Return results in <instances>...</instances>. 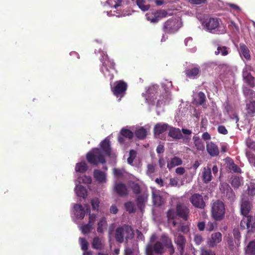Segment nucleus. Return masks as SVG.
Listing matches in <instances>:
<instances>
[{
  "label": "nucleus",
  "instance_id": "338daca9",
  "mask_svg": "<svg viewBox=\"0 0 255 255\" xmlns=\"http://www.w3.org/2000/svg\"><path fill=\"white\" fill-rule=\"evenodd\" d=\"M175 172L177 174L181 175L185 172V170L184 168L182 167H179L176 169Z\"/></svg>",
  "mask_w": 255,
  "mask_h": 255
},
{
  "label": "nucleus",
  "instance_id": "5701e85b",
  "mask_svg": "<svg viewBox=\"0 0 255 255\" xmlns=\"http://www.w3.org/2000/svg\"><path fill=\"white\" fill-rule=\"evenodd\" d=\"M239 51L240 54L243 55L247 60H249L251 59L250 50L245 44H240Z\"/></svg>",
  "mask_w": 255,
  "mask_h": 255
},
{
  "label": "nucleus",
  "instance_id": "a211bd4d",
  "mask_svg": "<svg viewBox=\"0 0 255 255\" xmlns=\"http://www.w3.org/2000/svg\"><path fill=\"white\" fill-rule=\"evenodd\" d=\"M168 128L167 124L158 123L154 127V134L155 136L159 135L167 130Z\"/></svg>",
  "mask_w": 255,
  "mask_h": 255
},
{
  "label": "nucleus",
  "instance_id": "f257e3e1",
  "mask_svg": "<svg viewBox=\"0 0 255 255\" xmlns=\"http://www.w3.org/2000/svg\"><path fill=\"white\" fill-rule=\"evenodd\" d=\"M100 146V148L92 149L86 154L87 161L93 166H97L99 163H106L105 156L110 157L111 155L112 149L108 138L101 141Z\"/></svg>",
  "mask_w": 255,
  "mask_h": 255
},
{
  "label": "nucleus",
  "instance_id": "774afa93",
  "mask_svg": "<svg viewBox=\"0 0 255 255\" xmlns=\"http://www.w3.org/2000/svg\"><path fill=\"white\" fill-rule=\"evenodd\" d=\"M96 219V215L94 214H89V220L88 223L90 224L93 225Z\"/></svg>",
  "mask_w": 255,
  "mask_h": 255
},
{
  "label": "nucleus",
  "instance_id": "1a4fd4ad",
  "mask_svg": "<svg viewBox=\"0 0 255 255\" xmlns=\"http://www.w3.org/2000/svg\"><path fill=\"white\" fill-rule=\"evenodd\" d=\"M190 202L194 207L203 209L206 206L203 196L199 193H194L189 199Z\"/></svg>",
  "mask_w": 255,
  "mask_h": 255
},
{
  "label": "nucleus",
  "instance_id": "f704fd0d",
  "mask_svg": "<svg viewBox=\"0 0 255 255\" xmlns=\"http://www.w3.org/2000/svg\"><path fill=\"white\" fill-rule=\"evenodd\" d=\"M152 199L154 204L157 206H161L164 203V199L163 197L158 194L153 193Z\"/></svg>",
  "mask_w": 255,
  "mask_h": 255
},
{
  "label": "nucleus",
  "instance_id": "bf43d9fd",
  "mask_svg": "<svg viewBox=\"0 0 255 255\" xmlns=\"http://www.w3.org/2000/svg\"><path fill=\"white\" fill-rule=\"evenodd\" d=\"M200 255H215V253L210 250L202 249Z\"/></svg>",
  "mask_w": 255,
  "mask_h": 255
},
{
  "label": "nucleus",
  "instance_id": "f03ea898",
  "mask_svg": "<svg viewBox=\"0 0 255 255\" xmlns=\"http://www.w3.org/2000/svg\"><path fill=\"white\" fill-rule=\"evenodd\" d=\"M170 255L174 253L175 250L171 239L166 235H162L160 241H156L154 244H148L145 248L146 255H162L166 250Z\"/></svg>",
  "mask_w": 255,
  "mask_h": 255
},
{
  "label": "nucleus",
  "instance_id": "9d476101",
  "mask_svg": "<svg viewBox=\"0 0 255 255\" xmlns=\"http://www.w3.org/2000/svg\"><path fill=\"white\" fill-rule=\"evenodd\" d=\"M252 218V216H244L240 222L241 229L245 230L246 228L248 233L254 232L255 231V224H251Z\"/></svg>",
  "mask_w": 255,
  "mask_h": 255
},
{
  "label": "nucleus",
  "instance_id": "72a5a7b5",
  "mask_svg": "<svg viewBox=\"0 0 255 255\" xmlns=\"http://www.w3.org/2000/svg\"><path fill=\"white\" fill-rule=\"evenodd\" d=\"M120 134L123 137L129 140L133 138L134 134L133 132H132L130 130L125 128H123L121 129L120 131Z\"/></svg>",
  "mask_w": 255,
  "mask_h": 255
},
{
  "label": "nucleus",
  "instance_id": "6ab92c4d",
  "mask_svg": "<svg viewBox=\"0 0 255 255\" xmlns=\"http://www.w3.org/2000/svg\"><path fill=\"white\" fill-rule=\"evenodd\" d=\"M183 161L181 158L177 156H174L167 161V167L170 170L175 166L181 165Z\"/></svg>",
  "mask_w": 255,
  "mask_h": 255
},
{
  "label": "nucleus",
  "instance_id": "13d9d810",
  "mask_svg": "<svg viewBox=\"0 0 255 255\" xmlns=\"http://www.w3.org/2000/svg\"><path fill=\"white\" fill-rule=\"evenodd\" d=\"M133 192L135 194H139L141 192L140 186L138 184H134L131 187Z\"/></svg>",
  "mask_w": 255,
  "mask_h": 255
},
{
  "label": "nucleus",
  "instance_id": "dca6fc26",
  "mask_svg": "<svg viewBox=\"0 0 255 255\" xmlns=\"http://www.w3.org/2000/svg\"><path fill=\"white\" fill-rule=\"evenodd\" d=\"M94 177L99 183H106L107 181L106 173L99 169H95L93 172Z\"/></svg>",
  "mask_w": 255,
  "mask_h": 255
},
{
  "label": "nucleus",
  "instance_id": "bb28decb",
  "mask_svg": "<svg viewBox=\"0 0 255 255\" xmlns=\"http://www.w3.org/2000/svg\"><path fill=\"white\" fill-rule=\"evenodd\" d=\"M212 174L211 168L207 167L204 168L202 172V179L204 183H208L212 180Z\"/></svg>",
  "mask_w": 255,
  "mask_h": 255
},
{
  "label": "nucleus",
  "instance_id": "7c9ffc66",
  "mask_svg": "<svg viewBox=\"0 0 255 255\" xmlns=\"http://www.w3.org/2000/svg\"><path fill=\"white\" fill-rule=\"evenodd\" d=\"M247 114L253 117L255 114V101H251L246 105Z\"/></svg>",
  "mask_w": 255,
  "mask_h": 255
},
{
  "label": "nucleus",
  "instance_id": "de8ad7c7",
  "mask_svg": "<svg viewBox=\"0 0 255 255\" xmlns=\"http://www.w3.org/2000/svg\"><path fill=\"white\" fill-rule=\"evenodd\" d=\"M156 164L155 163H151L147 165L146 173L148 174L153 173L155 171Z\"/></svg>",
  "mask_w": 255,
  "mask_h": 255
},
{
  "label": "nucleus",
  "instance_id": "4d7b16f0",
  "mask_svg": "<svg viewBox=\"0 0 255 255\" xmlns=\"http://www.w3.org/2000/svg\"><path fill=\"white\" fill-rule=\"evenodd\" d=\"M215 226H216V224L215 222H209L206 224V230L207 231L211 232L214 230Z\"/></svg>",
  "mask_w": 255,
  "mask_h": 255
},
{
  "label": "nucleus",
  "instance_id": "3c124183",
  "mask_svg": "<svg viewBox=\"0 0 255 255\" xmlns=\"http://www.w3.org/2000/svg\"><path fill=\"white\" fill-rule=\"evenodd\" d=\"M229 168L235 173H241V168L234 162L230 164Z\"/></svg>",
  "mask_w": 255,
  "mask_h": 255
},
{
  "label": "nucleus",
  "instance_id": "052dcab7",
  "mask_svg": "<svg viewBox=\"0 0 255 255\" xmlns=\"http://www.w3.org/2000/svg\"><path fill=\"white\" fill-rule=\"evenodd\" d=\"M218 131L223 134H227L228 133V130L224 126H219L218 127Z\"/></svg>",
  "mask_w": 255,
  "mask_h": 255
},
{
  "label": "nucleus",
  "instance_id": "2eb2a0df",
  "mask_svg": "<svg viewBox=\"0 0 255 255\" xmlns=\"http://www.w3.org/2000/svg\"><path fill=\"white\" fill-rule=\"evenodd\" d=\"M206 149L211 156H217L220 151L218 146L212 141L207 142Z\"/></svg>",
  "mask_w": 255,
  "mask_h": 255
},
{
  "label": "nucleus",
  "instance_id": "39448f33",
  "mask_svg": "<svg viewBox=\"0 0 255 255\" xmlns=\"http://www.w3.org/2000/svg\"><path fill=\"white\" fill-rule=\"evenodd\" d=\"M111 91L117 98H120L119 100L124 97L126 95L128 89V84L123 80L117 81L114 83V86L111 85Z\"/></svg>",
  "mask_w": 255,
  "mask_h": 255
},
{
  "label": "nucleus",
  "instance_id": "b1692460",
  "mask_svg": "<svg viewBox=\"0 0 255 255\" xmlns=\"http://www.w3.org/2000/svg\"><path fill=\"white\" fill-rule=\"evenodd\" d=\"M162 15L163 16H165L166 15V12L165 10H161L157 12L155 15L152 14H147V19L151 22L155 23L159 21L160 19V15Z\"/></svg>",
  "mask_w": 255,
  "mask_h": 255
},
{
  "label": "nucleus",
  "instance_id": "cd10ccee",
  "mask_svg": "<svg viewBox=\"0 0 255 255\" xmlns=\"http://www.w3.org/2000/svg\"><path fill=\"white\" fill-rule=\"evenodd\" d=\"M194 144L198 150L204 151L205 149V145L204 142L200 139L199 136H193Z\"/></svg>",
  "mask_w": 255,
  "mask_h": 255
},
{
  "label": "nucleus",
  "instance_id": "0eeeda50",
  "mask_svg": "<svg viewBox=\"0 0 255 255\" xmlns=\"http://www.w3.org/2000/svg\"><path fill=\"white\" fill-rule=\"evenodd\" d=\"M225 211V205L222 201L217 200L213 204L212 214L215 220H221L224 217Z\"/></svg>",
  "mask_w": 255,
  "mask_h": 255
},
{
  "label": "nucleus",
  "instance_id": "6e6552de",
  "mask_svg": "<svg viewBox=\"0 0 255 255\" xmlns=\"http://www.w3.org/2000/svg\"><path fill=\"white\" fill-rule=\"evenodd\" d=\"M176 207L177 216L184 221H187L190 215L189 207L183 203H177Z\"/></svg>",
  "mask_w": 255,
  "mask_h": 255
},
{
  "label": "nucleus",
  "instance_id": "2f4dec72",
  "mask_svg": "<svg viewBox=\"0 0 255 255\" xmlns=\"http://www.w3.org/2000/svg\"><path fill=\"white\" fill-rule=\"evenodd\" d=\"M88 169V166L85 161L77 163L75 166V171L77 172L84 173Z\"/></svg>",
  "mask_w": 255,
  "mask_h": 255
},
{
  "label": "nucleus",
  "instance_id": "680f3d73",
  "mask_svg": "<svg viewBox=\"0 0 255 255\" xmlns=\"http://www.w3.org/2000/svg\"><path fill=\"white\" fill-rule=\"evenodd\" d=\"M180 231L183 233H187L189 231L188 226L184 225V223L181 224L180 226Z\"/></svg>",
  "mask_w": 255,
  "mask_h": 255
},
{
  "label": "nucleus",
  "instance_id": "37998d69",
  "mask_svg": "<svg viewBox=\"0 0 255 255\" xmlns=\"http://www.w3.org/2000/svg\"><path fill=\"white\" fill-rule=\"evenodd\" d=\"M136 2L138 7L142 11H146L149 8V5L145 4L144 0H136Z\"/></svg>",
  "mask_w": 255,
  "mask_h": 255
},
{
  "label": "nucleus",
  "instance_id": "6e6d98bb",
  "mask_svg": "<svg viewBox=\"0 0 255 255\" xmlns=\"http://www.w3.org/2000/svg\"><path fill=\"white\" fill-rule=\"evenodd\" d=\"M144 201V197L142 196H138L136 199L137 205L141 210Z\"/></svg>",
  "mask_w": 255,
  "mask_h": 255
},
{
  "label": "nucleus",
  "instance_id": "58836bf2",
  "mask_svg": "<svg viewBox=\"0 0 255 255\" xmlns=\"http://www.w3.org/2000/svg\"><path fill=\"white\" fill-rule=\"evenodd\" d=\"M242 179L238 176L232 177L231 184L234 188H238L241 185Z\"/></svg>",
  "mask_w": 255,
  "mask_h": 255
},
{
  "label": "nucleus",
  "instance_id": "ddd939ff",
  "mask_svg": "<svg viewBox=\"0 0 255 255\" xmlns=\"http://www.w3.org/2000/svg\"><path fill=\"white\" fill-rule=\"evenodd\" d=\"M174 241L177 247V250L181 255H183L184 252V248L186 244L185 237L179 234L175 238Z\"/></svg>",
  "mask_w": 255,
  "mask_h": 255
},
{
  "label": "nucleus",
  "instance_id": "864d4df0",
  "mask_svg": "<svg viewBox=\"0 0 255 255\" xmlns=\"http://www.w3.org/2000/svg\"><path fill=\"white\" fill-rule=\"evenodd\" d=\"M194 241L197 245H199L203 242V238L201 235L196 234L194 236Z\"/></svg>",
  "mask_w": 255,
  "mask_h": 255
},
{
  "label": "nucleus",
  "instance_id": "e433bc0d",
  "mask_svg": "<svg viewBox=\"0 0 255 255\" xmlns=\"http://www.w3.org/2000/svg\"><path fill=\"white\" fill-rule=\"evenodd\" d=\"M228 48L225 46H219L217 47V51L215 52V54L216 55L221 54L222 56H226L229 54Z\"/></svg>",
  "mask_w": 255,
  "mask_h": 255
},
{
  "label": "nucleus",
  "instance_id": "c85d7f7f",
  "mask_svg": "<svg viewBox=\"0 0 255 255\" xmlns=\"http://www.w3.org/2000/svg\"><path fill=\"white\" fill-rule=\"evenodd\" d=\"M75 192L78 197L85 198L87 195V189L82 185H77L75 188Z\"/></svg>",
  "mask_w": 255,
  "mask_h": 255
},
{
  "label": "nucleus",
  "instance_id": "20e7f679",
  "mask_svg": "<svg viewBox=\"0 0 255 255\" xmlns=\"http://www.w3.org/2000/svg\"><path fill=\"white\" fill-rule=\"evenodd\" d=\"M134 234L130 226L124 225L118 227L115 231V239L119 243L124 242V238L127 240L132 238Z\"/></svg>",
  "mask_w": 255,
  "mask_h": 255
},
{
  "label": "nucleus",
  "instance_id": "09e8293b",
  "mask_svg": "<svg viewBox=\"0 0 255 255\" xmlns=\"http://www.w3.org/2000/svg\"><path fill=\"white\" fill-rule=\"evenodd\" d=\"M79 241H80L81 249L83 251L88 250L89 244H88V243L87 241V240L85 238H80L79 239Z\"/></svg>",
  "mask_w": 255,
  "mask_h": 255
},
{
  "label": "nucleus",
  "instance_id": "5fc2aeb1",
  "mask_svg": "<svg viewBox=\"0 0 255 255\" xmlns=\"http://www.w3.org/2000/svg\"><path fill=\"white\" fill-rule=\"evenodd\" d=\"M248 190L249 195L252 196L255 195V184H251L248 187Z\"/></svg>",
  "mask_w": 255,
  "mask_h": 255
},
{
  "label": "nucleus",
  "instance_id": "f8f14e48",
  "mask_svg": "<svg viewBox=\"0 0 255 255\" xmlns=\"http://www.w3.org/2000/svg\"><path fill=\"white\" fill-rule=\"evenodd\" d=\"M222 240V234L220 232H216L211 234L210 238L207 241V244L210 248H214L220 243Z\"/></svg>",
  "mask_w": 255,
  "mask_h": 255
},
{
  "label": "nucleus",
  "instance_id": "69168bd1",
  "mask_svg": "<svg viewBox=\"0 0 255 255\" xmlns=\"http://www.w3.org/2000/svg\"><path fill=\"white\" fill-rule=\"evenodd\" d=\"M207 0H189V1L191 4H201L205 3Z\"/></svg>",
  "mask_w": 255,
  "mask_h": 255
},
{
  "label": "nucleus",
  "instance_id": "4be33fe9",
  "mask_svg": "<svg viewBox=\"0 0 255 255\" xmlns=\"http://www.w3.org/2000/svg\"><path fill=\"white\" fill-rule=\"evenodd\" d=\"M168 135L175 139H180L183 137L180 129L173 127L169 128Z\"/></svg>",
  "mask_w": 255,
  "mask_h": 255
},
{
  "label": "nucleus",
  "instance_id": "a18cd8bd",
  "mask_svg": "<svg viewBox=\"0 0 255 255\" xmlns=\"http://www.w3.org/2000/svg\"><path fill=\"white\" fill-rule=\"evenodd\" d=\"M233 233L235 238V242L236 244H238L241 237L239 230L236 228L234 229L233 231Z\"/></svg>",
  "mask_w": 255,
  "mask_h": 255
},
{
  "label": "nucleus",
  "instance_id": "393cba45",
  "mask_svg": "<svg viewBox=\"0 0 255 255\" xmlns=\"http://www.w3.org/2000/svg\"><path fill=\"white\" fill-rule=\"evenodd\" d=\"M76 211L75 215L78 219H83L85 216L86 212L83 206L80 204H75L74 206Z\"/></svg>",
  "mask_w": 255,
  "mask_h": 255
},
{
  "label": "nucleus",
  "instance_id": "e2e57ef3",
  "mask_svg": "<svg viewBox=\"0 0 255 255\" xmlns=\"http://www.w3.org/2000/svg\"><path fill=\"white\" fill-rule=\"evenodd\" d=\"M206 224L205 222H199L197 224V228L200 231H203L206 229Z\"/></svg>",
  "mask_w": 255,
  "mask_h": 255
},
{
  "label": "nucleus",
  "instance_id": "4c0bfd02",
  "mask_svg": "<svg viewBox=\"0 0 255 255\" xmlns=\"http://www.w3.org/2000/svg\"><path fill=\"white\" fill-rule=\"evenodd\" d=\"M106 225V219L105 217H102L98 223L97 232L100 233H103L104 232V227Z\"/></svg>",
  "mask_w": 255,
  "mask_h": 255
},
{
  "label": "nucleus",
  "instance_id": "603ef678",
  "mask_svg": "<svg viewBox=\"0 0 255 255\" xmlns=\"http://www.w3.org/2000/svg\"><path fill=\"white\" fill-rule=\"evenodd\" d=\"M198 103L200 105H203L206 101V96L205 94L202 92H200L198 95Z\"/></svg>",
  "mask_w": 255,
  "mask_h": 255
},
{
  "label": "nucleus",
  "instance_id": "412c9836",
  "mask_svg": "<svg viewBox=\"0 0 255 255\" xmlns=\"http://www.w3.org/2000/svg\"><path fill=\"white\" fill-rule=\"evenodd\" d=\"M92 248L97 250H102L104 247L103 240L102 238L96 237L93 238L92 243Z\"/></svg>",
  "mask_w": 255,
  "mask_h": 255
},
{
  "label": "nucleus",
  "instance_id": "ea45409f",
  "mask_svg": "<svg viewBox=\"0 0 255 255\" xmlns=\"http://www.w3.org/2000/svg\"><path fill=\"white\" fill-rule=\"evenodd\" d=\"M115 63L114 61L108 60L105 62L103 63V67L102 68V70L104 72L103 68L105 69V70L107 71H109V69L107 66L109 67L111 69H114L115 68Z\"/></svg>",
  "mask_w": 255,
  "mask_h": 255
},
{
  "label": "nucleus",
  "instance_id": "473e14b6",
  "mask_svg": "<svg viewBox=\"0 0 255 255\" xmlns=\"http://www.w3.org/2000/svg\"><path fill=\"white\" fill-rule=\"evenodd\" d=\"M199 69L198 67L189 69L185 71L186 75L190 78H195L199 74Z\"/></svg>",
  "mask_w": 255,
  "mask_h": 255
},
{
  "label": "nucleus",
  "instance_id": "79ce46f5",
  "mask_svg": "<svg viewBox=\"0 0 255 255\" xmlns=\"http://www.w3.org/2000/svg\"><path fill=\"white\" fill-rule=\"evenodd\" d=\"M125 207L126 210L129 213H134L135 211L134 204L132 202L125 203Z\"/></svg>",
  "mask_w": 255,
  "mask_h": 255
},
{
  "label": "nucleus",
  "instance_id": "aec40b11",
  "mask_svg": "<svg viewBox=\"0 0 255 255\" xmlns=\"http://www.w3.org/2000/svg\"><path fill=\"white\" fill-rule=\"evenodd\" d=\"M243 77L245 82L251 88L255 86V78L252 75L251 73L248 71H244L243 73Z\"/></svg>",
  "mask_w": 255,
  "mask_h": 255
},
{
  "label": "nucleus",
  "instance_id": "9b49d317",
  "mask_svg": "<svg viewBox=\"0 0 255 255\" xmlns=\"http://www.w3.org/2000/svg\"><path fill=\"white\" fill-rule=\"evenodd\" d=\"M220 190L230 201H234L235 200L236 195L228 184L226 183H222L221 185Z\"/></svg>",
  "mask_w": 255,
  "mask_h": 255
},
{
  "label": "nucleus",
  "instance_id": "49530a36",
  "mask_svg": "<svg viewBox=\"0 0 255 255\" xmlns=\"http://www.w3.org/2000/svg\"><path fill=\"white\" fill-rule=\"evenodd\" d=\"M93 226V225L89 223L86 225H83L81 227L82 233L84 234L90 233L92 229Z\"/></svg>",
  "mask_w": 255,
  "mask_h": 255
},
{
  "label": "nucleus",
  "instance_id": "8fccbe9b",
  "mask_svg": "<svg viewBox=\"0 0 255 255\" xmlns=\"http://www.w3.org/2000/svg\"><path fill=\"white\" fill-rule=\"evenodd\" d=\"M92 209L93 210H98L100 201L98 198H94L91 201Z\"/></svg>",
  "mask_w": 255,
  "mask_h": 255
},
{
  "label": "nucleus",
  "instance_id": "a19ab883",
  "mask_svg": "<svg viewBox=\"0 0 255 255\" xmlns=\"http://www.w3.org/2000/svg\"><path fill=\"white\" fill-rule=\"evenodd\" d=\"M136 151L133 149L129 151V156L127 159V161L130 165H132L133 161L136 156Z\"/></svg>",
  "mask_w": 255,
  "mask_h": 255
},
{
  "label": "nucleus",
  "instance_id": "f3484780",
  "mask_svg": "<svg viewBox=\"0 0 255 255\" xmlns=\"http://www.w3.org/2000/svg\"><path fill=\"white\" fill-rule=\"evenodd\" d=\"M251 203L248 200H243L241 204V213L244 216H250L249 214L251 210Z\"/></svg>",
  "mask_w": 255,
  "mask_h": 255
},
{
  "label": "nucleus",
  "instance_id": "c756f323",
  "mask_svg": "<svg viewBox=\"0 0 255 255\" xmlns=\"http://www.w3.org/2000/svg\"><path fill=\"white\" fill-rule=\"evenodd\" d=\"M135 135L139 139H143L147 135V130L143 127L136 129L134 132Z\"/></svg>",
  "mask_w": 255,
  "mask_h": 255
},
{
  "label": "nucleus",
  "instance_id": "423d86ee",
  "mask_svg": "<svg viewBox=\"0 0 255 255\" xmlns=\"http://www.w3.org/2000/svg\"><path fill=\"white\" fill-rule=\"evenodd\" d=\"M180 27L178 19L171 18L164 22L162 30L165 33L171 34L177 32Z\"/></svg>",
  "mask_w": 255,
  "mask_h": 255
},
{
  "label": "nucleus",
  "instance_id": "a878e982",
  "mask_svg": "<svg viewBox=\"0 0 255 255\" xmlns=\"http://www.w3.org/2000/svg\"><path fill=\"white\" fill-rule=\"evenodd\" d=\"M245 255H255V241L250 242L245 249Z\"/></svg>",
  "mask_w": 255,
  "mask_h": 255
},
{
  "label": "nucleus",
  "instance_id": "4468645a",
  "mask_svg": "<svg viewBox=\"0 0 255 255\" xmlns=\"http://www.w3.org/2000/svg\"><path fill=\"white\" fill-rule=\"evenodd\" d=\"M114 190L116 193L120 197H126L128 194V191L127 186L122 183H116L114 186Z\"/></svg>",
  "mask_w": 255,
  "mask_h": 255
},
{
  "label": "nucleus",
  "instance_id": "c9c22d12",
  "mask_svg": "<svg viewBox=\"0 0 255 255\" xmlns=\"http://www.w3.org/2000/svg\"><path fill=\"white\" fill-rule=\"evenodd\" d=\"M243 91L244 95L248 99H253L254 98H255V92L253 90L247 87H243Z\"/></svg>",
  "mask_w": 255,
  "mask_h": 255
},
{
  "label": "nucleus",
  "instance_id": "7ed1b4c3",
  "mask_svg": "<svg viewBox=\"0 0 255 255\" xmlns=\"http://www.w3.org/2000/svg\"><path fill=\"white\" fill-rule=\"evenodd\" d=\"M197 17L203 28L210 33L222 34L225 33L224 29H221V19L216 17H210L206 14H197Z\"/></svg>",
  "mask_w": 255,
  "mask_h": 255
},
{
  "label": "nucleus",
  "instance_id": "0e129e2a",
  "mask_svg": "<svg viewBox=\"0 0 255 255\" xmlns=\"http://www.w3.org/2000/svg\"><path fill=\"white\" fill-rule=\"evenodd\" d=\"M247 155L248 156L249 162L254 164L255 162V155L254 154H251L250 153H247Z\"/></svg>",
  "mask_w": 255,
  "mask_h": 255
},
{
  "label": "nucleus",
  "instance_id": "c03bdc74",
  "mask_svg": "<svg viewBox=\"0 0 255 255\" xmlns=\"http://www.w3.org/2000/svg\"><path fill=\"white\" fill-rule=\"evenodd\" d=\"M177 216L176 211H175L173 209H170L167 212V217L168 221L171 220H174Z\"/></svg>",
  "mask_w": 255,
  "mask_h": 255
}]
</instances>
